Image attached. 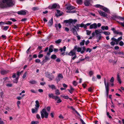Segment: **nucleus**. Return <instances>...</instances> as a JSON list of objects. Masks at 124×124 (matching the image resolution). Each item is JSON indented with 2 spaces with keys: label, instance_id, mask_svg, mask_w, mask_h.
Instances as JSON below:
<instances>
[{
  "label": "nucleus",
  "instance_id": "obj_1",
  "mask_svg": "<svg viewBox=\"0 0 124 124\" xmlns=\"http://www.w3.org/2000/svg\"><path fill=\"white\" fill-rule=\"evenodd\" d=\"M15 0H2L0 2V8H3L9 7L14 5Z\"/></svg>",
  "mask_w": 124,
  "mask_h": 124
},
{
  "label": "nucleus",
  "instance_id": "obj_2",
  "mask_svg": "<svg viewBox=\"0 0 124 124\" xmlns=\"http://www.w3.org/2000/svg\"><path fill=\"white\" fill-rule=\"evenodd\" d=\"M41 116L42 118H43L44 117L46 118H47L48 117V114L47 112L46 109L45 108H43L40 112Z\"/></svg>",
  "mask_w": 124,
  "mask_h": 124
},
{
  "label": "nucleus",
  "instance_id": "obj_3",
  "mask_svg": "<svg viewBox=\"0 0 124 124\" xmlns=\"http://www.w3.org/2000/svg\"><path fill=\"white\" fill-rule=\"evenodd\" d=\"M23 72V71H22L20 72L18 71L16 73H13L12 76V78H19V76Z\"/></svg>",
  "mask_w": 124,
  "mask_h": 124
},
{
  "label": "nucleus",
  "instance_id": "obj_4",
  "mask_svg": "<svg viewBox=\"0 0 124 124\" xmlns=\"http://www.w3.org/2000/svg\"><path fill=\"white\" fill-rule=\"evenodd\" d=\"M76 46L74 47L73 49L69 53L68 55L70 56H73L76 54L75 51L76 50Z\"/></svg>",
  "mask_w": 124,
  "mask_h": 124
},
{
  "label": "nucleus",
  "instance_id": "obj_5",
  "mask_svg": "<svg viewBox=\"0 0 124 124\" xmlns=\"http://www.w3.org/2000/svg\"><path fill=\"white\" fill-rule=\"evenodd\" d=\"M46 76L49 79L51 80L54 79V76L52 74H50L48 72H46L45 73Z\"/></svg>",
  "mask_w": 124,
  "mask_h": 124
},
{
  "label": "nucleus",
  "instance_id": "obj_6",
  "mask_svg": "<svg viewBox=\"0 0 124 124\" xmlns=\"http://www.w3.org/2000/svg\"><path fill=\"white\" fill-rule=\"evenodd\" d=\"M104 83L105 85L106 90V93L107 96H108V93L109 87L108 83L107 84L106 83L105 79L104 81Z\"/></svg>",
  "mask_w": 124,
  "mask_h": 124
},
{
  "label": "nucleus",
  "instance_id": "obj_7",
  "mask_svg": "<svg viewBox=\"0 0 124 124\" xmlns=\"http://www.w3.org/2000/svg\"><path fill=\"white\" fill-rule=\"evenodd\" d=\"M63 78L62 75L61 74H58L57 76L56 77L55 79V80L57 83Z\"/></svg>",
  "mask_w": 124,
  "mask_h": 124
},
{
  "label": "nucleus",
  "instance_id": "obj_8",
  "mask_svg": "<svg viewBox=\"0 0 124 124\" xmlns=\"http://www.w3.org/2000/svg\"><path fill=\"white\" fill-rule=\"evenodd\" d=\"M122 39V37H121L117 39H116L114 38L113 37L111 39L112 41H114L116 42V45L118 44V42Z\"/></svg>",
  "mask_w": 124,
  "mask_h": 124
},
{
  "label": "nucleus",
  "instance_id": "obj_9",
  "mask_svg": "<svg viewBox=\"0 0 124 124\" xmlns=\"http://www.w3.org/2000/svg\"><path fill=\"white\" fill-rule=\"evenodd\" d=\"M67 9L68 10H72L75 8L74 7L72 6L71 5L69 4H68L66 5Z\"/></svg>",
  "mask_w": 124,
  "mask_h": 124
},
{
  "label": "nucleus",
  "instance_id": "obj_10",
  "mask_svg": "<svg viewBox=\"0 0 124 124\" xmlns=\"http://www.w3.org/2000/svg\"><path fill=\"white\" fill-rule=\"evenodd\" d=\"M90 24H91V23H87L85 24L83 23H82L81 24H79V25L80 27H84V29H87V26L90 25Z\"/></svg>",
  "mask_w": 124,
  "mask_h": 124
},
{
  "label": "nucleus",
  "instance_id": "obj_11",
  "mask_svg": "<svg viewBox=\"0 0 124 124\" xmlns=\"http://www.w3.org/2000/svg\"><path fill=\"white\" fill-rule=\"evenodd\" d=\"M90 29H95L97 28V24L96 23H94L91 24H90Z\"/></svg>",
  "mask_w": 124,
  "mask_h": 124
},
{
  "label": "nucleus",
  "instance_id": "obj_12",
  "mask_svg": "<svg viewBox=\"0 0 124 124\" xmlns=\"http://www.w3.org/2000/svg\"><path fill=\"white\" fill-rule=\"evenodd\" d=\"M100 15L104 17H107V14L106 13L104 12L101 10H99L98 11Z\"/></svg>",
  "mask_w": 124,
  "mask_h": 124
},
{
  "label": "nucleus",
  "instance_id": "obj_13",
  "mask_svg": "<svg viewBox=\"0 0 124 124\" xmlns=\"http://www.w3.org/2000/svg\"><path fill=\"white\" fill-rule=\"evenodd\" d=\"M111 30L113 31L114 33L115 34H119L120 35H121L122 34L121 32H120L117 31H116L114 28H113L111 29Z\"/></svg>",
  "mask_w": 124,
  "mask_h": 124
},
{
  "label": "nucleus",
  "instance_id": "obj_14",
  "mask_svg": "<svg viewBox=\"0 0 124 124\" xmlns=\"http://www.w3.org/2000/svg\"><path fill=\"white\" fill-rule=\"evenodd\" d=\"M91 0H85L84 4L86 6H88L90 4V2Z\"/></svg>",
  "mask_w": 124,
  "mask_h": 124
},
{
  "label": "nucleus",
  "instance_id": "obj_15",
  "mask_svg": "<svg viewBox=\"0 0 124 124\" xmlns=\"http://www.w3.org/2000/svg\"><path fill=\"white\" fill-rule=\"evenodd\" d=\"M26 10H21L18 12L17 13L19 15H25L26 14Z\"/></svg>",
  "mask_w": 124,
  "mask_h": 124
},
{
  "label": "nucleus",
  "instance_id": "obj_16",
  "mask_svg": "<svg viewBox=\"0 0 124 124\" xmlns=\"http://www.w3.org/2000/svg\"><path fill=\"white\" fill-rule=\"evenodd\" d=\"M95 32L96 35L100 34L102 32V31L100 29H98L95 30Z\"/></svg>",
  "mask_w": 124,
  "mask_h": 124
},
{
  "label": "nucleus",
  "instance_id": "obj_17",
  "mask_svg": "<svg viewBox=\"0 0 124 124\" xmlns=\"http://www.w3.org/2000/svg\"><path fill=\"white\" fill-rule=\"evenodd\" d=\"M38 109L35 108H32L31 109L32 113H36L38 112Z\"/></svg>",
  "mask_w": 124,
  "mask_h": 124
},
{
  "label": "nucleus",
  "instance_id": "obj_18",
  "mask_svg": "<svg viewBox=\"0 0 124 124\" xmlns=\"http://www.w3.org/2000/svg\"><path fill=\"white\" fill-rule=\"evenodd\" d=\"M57 5L56 4H54L51 6H49L48 8L49 9H52L56 8L57 6Z\"/></svg>",
  "mask_w": 124,
  "mask_h": 124
},
{
  "label": "nucleus",
  "instance_id": "obj_19",
  "mask_svg": "<svg viewBox=\"0 0 124 124\" xmlns=\"http://www.w3.org/2000/svg\"><path fill=\"white\" fill-rule=\"evenodd\" d=\"M0 72L1 74L4 75L8 73L9 71L8 70H1Z\"/></svg>",
  "mask_w": 124,
  "mask_h": 124
},
{
  "label": "nucleus",
  "instance_id": "obj_20",
  "mask_svg": "<svg viewBox=\"0 0 124 124\" xmlns=\"http://www.w3.org/2000/svg\"><path fill=\"white\" fill-rule=\"evenodd\" d=\"M35 103L36 104L35 105V108L39 109L40 106L39 101L38 100H36L35 101Z\"/></svg>",
  "mask_w": 124,
  "mask_h": 124
},
{
  "label": "nucleus",
  "instance_id": "obj_21",
  "mask_svg": "<svg viewBox=\"0 0 124 124\" xmlns=\"http://www.w3.org/2000/svg\"><path fill=\"white\" fill-rule=\"evenodd\" d=\"M53 19L52 18L51 20H49L48 23V25L49 26H51L53 24Z\"/></svg>",
  "mask_w": 124,
  "mask_h": 124
},
{
  "label": "nucleus",
  "instance_id": "obj_22",
  "mask_svg": "<svg viewBox=\"0 0 124 124\" xmlns=\"http://www.w3.org/2000/svg\"><path fill=\"white\" fill-rule=\"evenodd\" d=\"M102 9L107 13H109V10L107 8L104 7L102 6V7L101 8Z\"/></svg>",
  "mask_w": 124,
  "mask_h": 124
},
{
  "label": "nucleus",
  "instance_id": "obj_23",
  "mask_svg": "<svg viewBox=\"0 0 124 124\" xmlns=\"http://www.w3.org/2000/svg\"><path fill=\"white\" fill-rule=\"evenodd\" d=\"M70 89H68V90L70 93L72 94L73 92L74 89L71 86H70Z\"/></svg>",
  "mask_w": 124,
  "mask_h": 124
},
{
  "label": "nucleus",
  "instance_id": "obj_24",
  "mask_svg": "<svg viewBox=\"0 0 124 124\" xmlns=\"http://www.w3.org/2000/svg\"><path fill=\"white\" fill-rule=\"evenodd\" d=\"M48 86L49 88H51L52 89H56V87L54 85H48Z\"/></svg>",
  "mask_w": 124,
  "mask_h": 124
},
{
  "label": "nucleus",
  "instance_id": "obj_25",
  "mask_svg": "<svg viewBox=\"0 0 124 124\" xmlns=\"http://www.w3.org/2000/svg\"><path fill=\"white\" fill-rule=\"evenodd\" d=\"M101 29L103 30H107L108 29V27L107 26H102L101 27Z\"/></svg>",
  "mask_w": 124,
  "mask_h": 124
},
{
  "label": "nucleus",
  "instance_id": "obj_26",
  "mask_svg": "<svg viewBox=\"0 0 124 124\" xmlns=\"http://www.w3.org/2000/svg\"><path fill=\"white\" fill-rule=\"evenodd\" d=\"M83 0H77V3L81 5L82 4Z\"/></svg>",
  "mask_w": 124,
  "mask_h": 124
},
{
  "label": "nucleus",
  "instance_id": "obj_27",
  "mask_svg": "<svg viewBox=\"0 0 124 124\" xmlns=\"http://www.w3.org/2000/svg\"><path fill=\"white\" fill-rule=\"evenodd\" d=\"M13 80V82L14 83L17 84L18 82V80L19 78H14Z\"/></svg>",
  "mask_w": 124,
  "mask_h": 124
},
{
  "label": "nucleus",
  "instance_id": "obj_28",
  "mask_svg": "<svg viewBox=\"0 0 124 124\" xmlns=\"http://www.w3.org/2000/svg\"><path fill=\"white\" fill-rule=\"evenodd\" d=\"M117 80L119 82V83L120 84H121V79L118 75H117Z\"/></svg>",
  "mask_w": 124,
  "mask_h": 124
},
{
  "label": "nucleus",
  "instance_id": "obj_29",
  "mask_svg": "<svg viewBox=\"0 0 124 124\" xmlns=\"http://www.w3.org/2000/svg\"><path fill=\"white\" fill-rule=\"evenodd\" d=\"M72 31L74 34H77L75 28H72Z\"/></svg>",
  "mask_w": 124,
  "mask_h": 124
},
{
  "label": "nucleus",
  "instance_id": "obj_30",
  "mask_svg": "<svg viewBox=\"0 0 124 124\" xmlns=\"http://www.w3.org/2000/svg\"><path fill=\"white\" fill-rule=\"evenodd\" d=\"M94 6L96 8H101L102 7V6L100 4H96Z\"/></svg>",
  "mask_w": 124,
  "mask_h": 124
},
{
  "label": "nucleus",
  "instance_id": "obj_31",
  "mask_svg": "<svg viewBox=\"0 0 124 124\" xmlns=\"http://www.w3.org/2000/svg\"><path fill=\"white\" fill-rule=\"evenodd\" d=\"M39 122L38 121H32L31 122V124H39Z\"/></svg>",
  "mask_w": 124,
  "mask_h": 124
},
{
  "label": "nucleus",
  "instance_id": "obj_32",
  "mask_svg": "<svg viewBox=\"0 0 124 124\" xmlns=\"http://www.w3.org/2000/svg\"><path fill=\"white\" fill-rule=\"evenodd\" d=\"M76 46V49L77 50V51L78 52H80L81 50V48L80 47H77V46H75L74 47Z\"/></svg>",
  "mask_w": 124,
  "mask_h": 124
},
{
  "label": "nucleus",
  "instance_id": "obj_33",
  "mask_svg": "<svg viewBox=\"0 0 124 124\" xmlns=\"http://www.w3.org/2000/svg\"><path fill=\"white\" fill-rule=\"evenodd\" d=\"M57 14L56 15L57 16H61L62 14L61 13H60V11L59 10H57Z\"/></svg>",
  "mask_w": 124,
  "mask_h": 124
},
{
  "label": "nucleus",
  "instance_id": "obj_34",
  "mask_svg": "<svg viewBox=\"0 0 124 124\" xmlns=\"http://www.w3.org/2000/svg\"><path fill=\"white\" fill-rule=\"evenodd\" d=\"M48 95L49 97L50 98H52L53 99L54 97V96L53 94L52 93H49L48 94Z\"/></svg>",
  "mask_w": 124,
  "mask_h": 124
},
{
  "label": "nucleus",
  "instance_id": "obj_35",
  "mask_svg": "<svg viewBox=\"0 0 124 124\" xmlns=\"http://www.w3.org/2000/svg\"><path fill=\"white\" fill-rule=\"evenodd\" d=\"M49 59L48 57L46 56L45 59L43 61V62H46Z\"/></svg>",
  "mask_w": 124,
  "mask_h": 124
},
{
  "label": "nucleus",
  "instance_id": "obj_36",
  "mask_svg": "<svg viewBox=\"0 0 124 124\" xmlns=\"http://www.w3.org/2000/svg\"><path fill=\"white\" fill-rule=\"evenodd\" d=\"M29 82L30 83L32 84H35L37 83V82L34 80L31 81Z\"/></svg>",
  "mask_w": 124,
  "mask_h": 124
},
{
  "label": "nucleus",
  "instance_id": "obj_37",
  "mask_svg": "<svg viewBox=\"0 0 124 124\" xmlns=\"http://www.w3.org/2000/svg\"><path fill=\"white\" fill-rule=\"evenodd\" d=\"M86 34L88 35H89L91 34L92 32L91 31L88 30H86Z\"/></svg>",
  "mask_w": 124,
  "mask_h": 124
},
{
  "label": "nucleus",
  "instance_id": "obj_38",
  "mask_svg": "<svg viewBox=\"0 0 124 124\" xmlns=\"http://www.w3.org/2000/svg\"><path fill=\"white\" fill-rule=\"evenodd\" d=\"M103 33L104 34L107 35H108L110 34V33L108 31H104L103 32Z\"/></svg>",
  "mask_w": 124,
  "mask_h": 124
},
{
  "label": "nucleus",
  "instance_id": "obj_39",
  "mask_svg": "<svg viewBox=\"0 0 124 124\" xmlns=\"http://www.w3.org/2000/svg\"><path fill=\"white\" fill-rule=\"evenodd\" d=\"M110 44L112 46H114L115 44H116V42L115 41H112L110 43Z\"/></svg>",
  "mask_w": 124,
  "mask_h": 124
},
{
  "label": "nucleus",
  "instance_id": "obj_40",
  "mask_svg": "<svg viewBox=\"0 0 124 124\" xmlns=\"http://www.w3.org/2000/svg\"><path fill=\"white\" fill-rule=\"evenodd\" d=\"M55 93L56 95H59L60 94V92L57 89L55 91Z\"/></svg>",
  "mask_w": 124,
  "mask_h": 124
},
{
  "label": "nucleus",
  "instance_id": "obj_41",
  "mask_svg": "<svg viewBox=\"0 0 124 124\" xmlns=\"http://www.w3.org/2000/svg\"><path fill=\"white\" fill-rule=\"evenodd\" d=\"M56 56L55 54L52 55L51 57V58L54 59H55L56 58Z\"/></svg>",
  "mask_w": 124,
  "mask_h": 124
},
{
  "label": "nucleus",
  "instance_id": "obj_42",
  "mask_svg": "<svg viewBox=\"0 0 124 124\" xmlns=\"http://www.w3.org/2000/svg\"><path fill=\"white\" fill-rule=\"evenodd\" d=\"M74 27L75 28L78 30L79 29V28L80 27L79 25V24H77L76 26H74Z\"/></svg>",
  "mask_w": 124,
  "mask_h": 124
},
{
  "label": "nucleus",
  "instance_id": "obj_43",
  "mask_svg": "<svg viewBox=\"0 0 124 124\" xmlns=\"http://www.w3.org/2000/svg\"><path fill=\"white\" fill-rule=\"evenodd\" d=\"M76 11L75 10H68L67 11V12L68 13H74Z\"/></svg>",
  "mask_w": 124,
  "mask_h": 124
},
{
  "label": "nucleus",
  "instance_id": "obj_44",
  "mask_svg": "<svg viewBox=\"0 0 124 124\" xmlns=\"http://www.w3.org/2000/svg\"><path fill=\"white\" fill-rule=\"evenodd\" d=\"M85 42V40H84L80 43V45L81 46H83Z\"/></svg>",
  "mask_w": 124,
  "mask_h": 124
},
{
  "label": "nucleus",
  "instance_id": "obj_45",
  "mask_svg": "<svg viewBox=\"0 0 124 124\" xmlns=\"http://www.w3.org/2000/svg\"><path fill=\"white\" fill-rule=\"evenodd\" d=\"M12 22L10 21H8L7 22L4 23V24H6L11 25L12 24Z\"/></svg>",
  "mask_w": 124,
  "mask_h": 124
},
{
  "label": "nucleus",
  "instance_id": "obj_46",
  "mask_svg": "<svg viewBox=\"0 0 124 124\" xmlns=\"http://www.w3.org/2000/svg\"><path fill=\"white\" fill-rule=\"evenodd\" d=\"M6 86L8 87H11L12 86V84H11L9 83L7 84L6 85Z\"/></svg>",
  "mask_w": 124,
  "mask_h": 124
},
{
  "label": "nucleus",
  "instance_id": "obj_47",
  "mask_svg": "<svg viewBox=\"0 0 124 124\" xmlns=\"http://www.w3.org/2000/svg\"><path fill=\"white\" fill-rule=\"evenodd\" d=\"M9 28V26H4L3 28V30H4L6 31Z\"/></svg>",
  "mask_w": 124,
  "mask_h": 124
},
{
  "label": "nucleus",
  "instance_id": "obj_48",
  "mask_svg": "<svg viewBox=\"0 0 124 124\" xmlns=\"http://www.w3.org/2000/svg\"><path fill=\"white\" fill-rule=\"evenodd\" d=\"M67 108H70L72 109L73 111L75 110V109L73 108L72 106H67Z\"/></svg>",
  "mask_w": 124,
  "mask_h": 124
},
{
  "label": "nucleus",
  "instance_id": "obj_49",
  "mask_svg": "<svg viewBox=\"0 0 124 124\" xmlns=\"http://www.w3.org/2000/svg\"><path fill=\"white\" fill-rule=\"evenodd\" d=\"M73 84L74 86H76L77 85V83L75 81H74L73 82Z\"/></svg>",
  "mask_w": 124,
  "mask_h": 124
},
{
  "label": "nucleus",
  "instance_id": "obj_50",
  "mask_svg": "<svg viewBox=\"0 0 124 124\" xmlns=\"http://www.w3.org/2000/svg\"><path fill=\"white\" fill-rule=\"evenodd\" d=\"M59 98L57 96H54L53 99H54L55 100H57Z\"/></svg>",
  "mask_w": 124,
  "mask_h": 124
},
{
  "label": "nucleus",
  "instance_id": "obj_51",
  "mask_svg": "<svg viewBox=\"0 0 124 124\" xmlns=\"http://www.w3.org/2000/svg\"><path fill=\"white\" fill-rule=\"evenodd\" d=\"M93 74V72L92 71H90L89 73V74L90 77H91Z\"/></svg>",
  "mask_w": 124,
  "mask_h": 124
},
{
  "label": "nucleus",
  "instance_id": "obj_52",
  "mask_svg": "<svg viewBox=\"0 0 124 124\" xmlns=\"http://www.w3.org/2000/svg\"><path fill=\"white\" fill-rule=\"evenodd\" d=\"M28 74L27 72H26L23 74V78H24L26 77V75Z\"/></svg>",
  "mask_w": 124,
  "mask_h": 124
},
{
  "label": "nucleus",
  "instance_id": "obj_53",
  "mask_svg": "<svg viewBox=\"0 0 124 124\" xmlns=\"http://www.w3.org/2000/svg\"><path fill=\"white\" fill-rule=\"evenodd\" d=\"M61 96L62 97L65 99H69V97L68 96Z\"/></svg>",
  "mask_w": 124,
  "mask_h": 124
},
{
  "label": "nucleus",
  "instance_id": "obj_54",
  "mask_svg": "<svg viewBox=\"0 0 124 124\" xmlns=\"http://www.w3.org/2000/svg\"><path fill=\"white\" fill-rule=\"evenodd\" d=\"M119 45L121 46H122L124 45V43L122 41H121L119 43Z\"/></svg>",
  "mask_w": 124,
  "mask_h": 124
},
{
  "label": "nucleus",
  "instance_id": "obj_55",
  "mask_svg": "<svg viewBox=\"0 0 124 124\" xmlns=\"http://www.w3.org/2000/svg\"><path fill=\"white\" fill-rule=\"evenodd\" d=\"M114 81V79L113 77H111L110 80V81L111 83H113Z\"/></svg>",
  "mask_w": 124,
  "mask_h": 124
},
{
  "label": "nucleus",
  "instance_id": "obj_56",
  "mask_svg": "<svg viewBox=\"0 0 124 124\" xmlns=\"http://www.w3.org/2000/svg\"><path fill=\"white\" fill-rule=\"evenodd\" d=\"M54 112H51L50 114V116H51L52 118H53L54 117Z\"/></svg>",
  "mask_w": 124,
  "mask_h": 124
},
{
  "label": "nucleus",
  "instance_id": "obj_57",
  "mask_svg": "<svg viewBox=\"0 0 124 124\" xmlns=\"http://www.w3.org/2000/svg\"><path fill=\"white\" fill-rule=\"evenodd\" d=\"M91 51L92 50L91 49H90L89 48H88L86 49V52H89V53H90Z\"/></svg>",
  "mask_w": 124,
  "mask_h": 124
},
{
  "label": "nucleus",
  "instance_id": "obj_58",
  "mask_svg": "<svg viewBox=\"0 0 124 124\" xmlns=\"http://www.w3.org/2000/svg\"><path fill=\"white\" fill-rule=\"evenodd\" d=\"M92 80L93 81H95L96 80V79L93 76L92 78Z\"/></svg>",
  "mask_w": 124,
  "mask_h": 124
},
{
  "label": "nucleus",
  "instance_id": "obj_59",
  "mask_svg": "<svg viewBox=\"0 0 124 124\" xmlns=\"http://www.w3.org/2000/svg\"><path fill=\"white\" fill-rule=\"evenodd\" d=\"M43 56V54H39L38 55V57L39 58H40L42 57Z\"/></svg>",
  "mask_w": 124,
  "mask_h": 124
},
{
  "label": "nucleus",
  "instance_id": "obj_60",
  "mask_svg": "<svg viewBox=\"0 0 124 124\" xmlns=\"http://www.w3.org/2000/svg\"><path fill=\"white\" fill-rule=\"evenodd\" d=\"M88 91L89 92H92L93 91V89L91 87H90L88 89Z\"/></svg>",
  "mask_w": 124,
  "mask_h": 124
},
{
  "label": "nucleus",
  "instance_id": "obj_61",
  "mask_svg": "<svg viewBox=\"0 0 124 124\" xmlns=\"http://www.w3.org/2000/svg\"><path fill=\"white\" fill-rule=\"evenodd\" d=\"M62 101V100L60 98L57 100V103H59Z\"/></svg>",
  "mask_w": 124,
  "mask_h": 124
},
{
  "label": "nucleus",
  "instance_id": "obj_62",
  "mask_svg": "<svg viewBox=\"0 0 124 124\" xmlns=\"http://www.w3.org/2000/svg\"><path fill=\"white\" fill-rule=\"evenodd\" d=\"M61 41V40L60 39H59L56 41L55 42L56 43H60Z\"/></svg>",
  "mask_w": 124,
  "mask_h": 124
},
{
  "label": "nucleus",
  "instance_id": "obj_63",
  "mask_svg": "<svg viewBox=\"0 0 124 124\" xmlns=\"http://www.w3.org/2000/svg\"><path fill=\"white\" fill-rule=\"evenodd\" d=\"M36 117L38 119H39L40 118V116L38 114H37L36 115Z\"/></svg>",
  "mask_w": 124,
  "mask_h": 124
},
{
  "label": "nucleus",
  "instance_id": "obj_64",
  "mask_svg": "<svg viewBox=\"0 0 124 124\" xmlns=\"http://www.w3.org/2000/svg\"><path fill=\"white\" fill-rule=\"evenodd\" d=\"M0 124H4L3 121L1 120V118H0Z\"/></svg>",
  "mask_w": 124,
  "mask_h": 124
}]
</instances>
